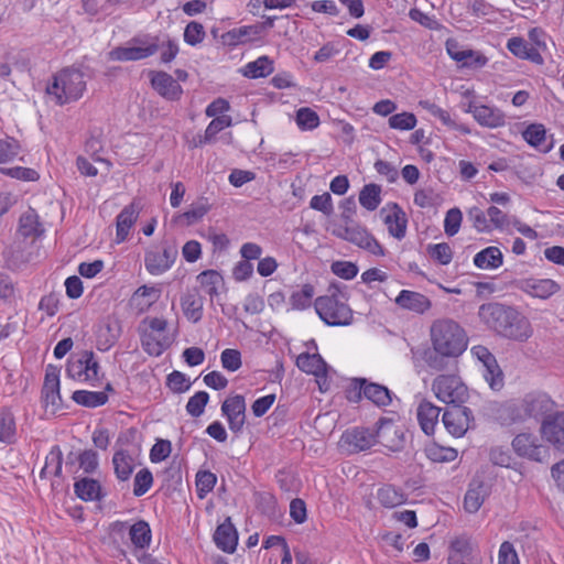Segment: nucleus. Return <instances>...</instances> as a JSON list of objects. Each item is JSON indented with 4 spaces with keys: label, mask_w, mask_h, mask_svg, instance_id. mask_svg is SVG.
Listing matches in <instances>:
<instances>
[{
    "label": "nucleus",
    "mask_w": 564,
    "mask_h": 564,
    "mask_svg": "<svg viewBox=\"0 0 564 564\" xmlns=\"http://www.w3.org/2000/svg\"><path fill=\"white\" fill-rule=\"evenodd\" d=\"M479 318L500 336L525 343L533 335L529 318L518 310L500 303H486L479 307Z\"/></svg>",
    "instance_id": "f257e3e1"
},
{
    "label": "nucleus",
    "mask_w": 564,
    "mask_h": 564,
    "mask_svg": "<svg viewBox=\"0 0 564 564\" xmlns=\"http://www.w3.org/2000/svg\"><path fill=\"white\" fill-rule=\"evenodd\" d=\"M430 341L435 354L443 358H457L468 347L465 329L451 318H438L432 323Z\"/></svg>",
    "instance_id": "f03ea898"
},
{
    "label": "nucleus",
    "mask_w": 564,
    "mask_h": 564,
    "mask_svg": "<svg viewBox=\"0 0 564 564\" xmlns=\"http://www.w3.org/2000/svg\"><path fill=\"white\" fill-rule=\"evenodd\" d=\"M87 90L86 75L76 67H64L58 70L46 87V93L57 106L76 102Z\"/></svg>",
    "instance_id": "7ed1b4c3"
},
{
    "label": "nucleus",
    "mask_w": 564,
    "mask_h": 564,
    "mask_svg": "<svg viewBox=\"0 0 564 564\" xmlns=\"http://www.w3.org/2000/svg\"><path fill=\"white\" fill-rule=\"evenodd\" d=\"M169 322L164 317L147 316L139 325L138 333L143 350L153 357L161 356L174 341L167 330Z\"/></svg>",
    "instance_id": "20e7f679"
},
{
    "label": "nucleus",
    "mask_w": 564,
    "mask_h": 564,
    "mask_svg": "<svg viewBox=\"0 0 564 564\" xmlns=\"http://www.w3.org/2000/svg\"><path fill=\"white\" fill-rule=\"evenodd\" d=\"M330 232L335 237L348 241L375 257L380 258L386 256L384 247L365 226H361L360 224L346 220L343 224L333 225Z\"/></svg>",
    "instance_id": "39448f33"
},
{
    "label": "nucleus",
    "mask_w": 564,
    "mask_h": 564,
    "mask_svg": "<svg viewBox=\"0 0 564 564\" xmlns=\"http://www.w3.org/2000/svg\"><path fill=\"white\" fill-rule=\"evenodd\" d=\"M65 373L78 383L96 387L101 378V368L91 350H83L67 359Z\"/></svg>",
    "instance_id": "423d86ee"
},
{
    "label": "nucleus",
    "mask_w": 564,
    "mask_h": 564,
    "mask_svg": "<svg viewBox=\"0 0 564 564\" xmlns=\"http://www.w3.org/2000/svg\"><path fill=\"white\" fill-rule=\"evenodd\" d=\"M314 307L319 318L327 325L344 326L352 321V311L340 292L318 296Z\"/></svg>",
    "instance_id": "0eeeda50"
},
{
    "label": "nucleus",
    "mask_w": 564,
    "mask_h": 564,
    "mask_svg": "<svg viewBox=\"0 0 564 564\" xmlns=\"http://www.w3.org/2000/svg\"><path fill=\"white\" fill-rule=\"evenodd\" d=\"M468 219L473 228L479 234H491L494 230H503L510 225L508 215L497 206H490L487 210L471 207L468 210Z\"/></svg>",
    "instance_id": "6e6552de"
},
{
    "label": "nucleus",
    "mask_w": 564,
    "mask_h": 564,
    "mask_svg": "<svg viewBox=\"0 0 564 564\" xmlns=\"http://www.w3.org/2000/svg\"><path fill=\"white\" fill-rule=\"evenodd\" d=\"M432 391L443 403L462 404L468 398L467 387L456 375H440L432 383Z\"/></svg>",
    "instance_id": "1a4fd4ad"
},
{
    "label": "nucleus",
    "mask_w": 564,
    "mask_h": 564,
    "mask_svg": "<svg viewBox=\"0 0 564 564\" xmlns=\"http://www.w3.org/2000/svg\"><path fill=\"white\" fill-rule=\"evenodd\" d=\"M176 257L177 249L174 246L166 243L155 246L145 252V270L151 275H161L173 267Z\"/></svg>",
    "instance_id": "9d476101"
},
{
    "label": "nucleus",
    "mask_w": 564,
    "mask_h": 564,
    "mask_svg": "<svg viewBox=\"0 0 564 564\" xmlns=\"http://www.w3.org/2000/svg\"><path fill=\"white\" fill-rule=\"evenodd\" d=\"M470 352L481 362L484 367L482 376L489 387L495 391H500L505 386V377L496 357L482 345L473 346Z\"/></svg>",
    "instance_id": "9b49d317"
},
{
    "label": "nucleus",
    "mask_w": 564,
    "mask_h": 564,
    "mask_svg": "<svg viewBox=\"0 0 564 564\" xmlns=\"http://www.w3.org/2000/svg\"><path fill=\"white\" fill-rule=\"evenodd\" d=\"M489 416L501 426H511L525 421V411L520 399H512L492 402L489 406Z\"/></svg>",
    "instance_id": "f8f14e48"
},
{
    "label": "nucleus",
    "mask_w": 564,
    "mask_h": 564,
    "mask_svg": "<svg viewBox=\"0 0 564 564\" xmlns=\"http://www.w3.org/2000/svg\"><path fill=\"white\" fill-rule=\"evenodd\" d=\"M465 112L470 113L474 120L485 128L498 129L506 124V115L501 109L478 104L474 99L467 102Z\"/></svg>",
    "instance_id": "ddd939ff"
},
{
    "label": "nucleus",
    "mask_w": 564,
    "mask_h": 564,
    "mask_svg": "<svg viewBox=\"0 0 564 564\" xmlns=\"http://www.w3.org/2000/svg\"><path fill=\"white\" fill-rule=\"evenodd\" d=\"M375 444V433L365 427H354L345 431L338 443L340 449L348 454L368 451Z\"/></svg>",
    "instance_id": "4468645a"
},
{
    "label": "nucleus",
    "mask_w": 564,
    "mask_h": 564,
    "mask_svg": "<svg viewBox=\"0 0 564 564\" xmlns=\"http://www.w3.org/2000/svg\"><path fill=\"white\" fill-rule=\"evenodd\" d=\"M354 388L358 390L354 401L360 399L361 393L378 408H387L392 403V392L382 384L370 382L365 378H356L352 381ZM349 400L352 398L348 397Z\"/></svg>",
    "instance_id": "2eb2a0df"
},
{
    "label": "nucleus",
    "mask_w": 564,
    "mask_h": 564,
    "mask_svg": "<svg viewBox=\"0 0 564 564\" xmlns=\"http://www.w3.org/2000/svg\"><path fill=\"white\" fill-rule=\"evenodd\" d=\"M473 419L471 410L460 404L448 408L442 416L446 431L454 437L464 436Z\"/></svg>",
    "instance_id": "dca6fc26"
},
{
    "label": "nucleus",
    "mask_w": 564,
    "mask_h": 564,
    "mask_svg": "<svg viewBox=\"0 0 564 564\" xmlns=\"http://www.w3.org/2000/svg\"><path fill=\"white\" fill-rule=\"evenodd\" d=\"M41 399L44 406L51 408L52 412H56L62 406L59 369L56 366L48 365L45 369Z\"/></svg>",
    "instance_id": "f3484780"
},
{
    "label": "nucleus",
    "mask_w": 564,
    "mask_h": 564,
    "mask_svg": "<svg viewBox=\"0 0 564 564\" xmlns=\"http://www.w3.org/2000/svg\"><path fill=\"white\" fill-rule=\"evenodd\" d=\"M221 414L226 417L229 430L238 434L246 423V400L241 394L227 397L221 403Z\"/></svg>",
    "instance_id": "a211bd4d"
},
{
    "label": "nucleus",
    "mask_w": 564,
    "mask_h": 564,
    "mask_svg": "<svg viewBox=\"0 0 564 564\" xmlns=\"http://www.w3.org/2000/svg\"><path fill=\"white\" fill-rule=\"evenodd\" d=\"M133 46H118L109 52L111 61L131 62L141 61L153 56L158 52V45L150 44L148 41L133 39Z\"/></svg>",
    "instance_id": "6ab92c4d"
},
{
    "label": "nucleus",
    "mask_w": 564,
    "mask_h": 564,
    "mask_svg": "<svg viewBox=\"0 0 564 564\" xmlns=\"http://www.w3.org/2000/svg\"><path fill=\"white\" fill-rule=\"evenodd\" d=\"M376 443L379 442L390 451H399L404 442V434L392 417H381L377 422Z\"/></svg>",
    "instance_id": "aec40b11"
},
{
    "label": "nucleus",
    "mask_w": 564,
    "mask_h": 564,
    "mask_svg": "<svg viewBox=\"0 0 564 564\" xmlns=\"http://www.w3.org/2000/svg\"><path fill=\"white\" fill-rule=\"evenodd\" d=\"M152 88L164 99L176 101L183 95V88L178 82L166 72L152 70L150 73Z\"/></svg>",
    "instance_id": "412c9836"
},
{
    "label": "nucleus",
    "mask_w": 564,
    "mask_h": 564,
    "mask_svg": "<svg viewBox=\"0 0 564 564\" xmlns=\"http://www.w3.org/2000/svg\"><path fill=\"white\" fill-rule=\"evenodd\" d=\"M383 223L390 236L402 240L406 235L408 217L405 212L397 203L387 204L382 208Z\"/></svg>",
    "instance_id": "4be33fe9"
},
{
    "label": "nucleus",
    "mask_w": 564,
    "mask_h": 564,
    "mask_svg": "<svg viewBox=\"0 0 564 564\" xmlns=\"http://www.w3.org/2000/svg\"><path fill=\"white\" fill-rule=\"evenodd\" d=\"M512 448L522 458L542 462L546 449L538 437L530 433H520L512 440Z\"/></svg>",
    "instance_id": "5701e85b"
},
{
    "label": "nucleus",
    "mask_w": 564,
    "mask_h": 564,
    "mask_svg": "<svg viewBox=\"0 0 564 564\" xmlns=\"http://www.w3.org/2000/svg\"><path fill=\"white\" fill-rule=\"evenodd\" d=\"M221 42L230 47L249 43L258 45L263 44V41L260 37V26H256L254 24L234 28L223 33Z\"/></svg>",
    "instance_id": "b1692460"
},
{
    "label": "nucleus",
    "mask_w": 564,
    "mask_h": 564,
    "mask_svg": "<svg viewBox=\"0 0 564 564\" xmlns=\"http://www.w3.org/2000/svg\"><path fill=\"white\" fill-rule=\"evenodd\" d=\"M180 306L184 317L197 324L204 316V299L197 288L187 289L180 297Z\"/></svg>",
    "instance_id": "393cba45"
},
{
    "label": "nucleus",
    "mask_w": 564,
    "mask_h": 564,
    "mask_svg": "<svg viewBox=\"0 0 564 564\" xmlns=\"http://www.w3.org/2000/svg\"><path fill=\"white\" fill-rule=\"evenodd\" d=\"M542 437L564 452V412L546 416L541 425Z\"/></svg>",
    "instance_id": "a878e982"
},
{
    "label": "nucleus",
    "mask_w": 564,
    "mask_h": 564,
    "mask_svg": "<svg viewBox=\"0 0 564 564\" xmlns=\"http://www.w3.org/2000/svg\"><path fill=\"white\" fill-rule=\"evenodd\" d=\"M520 400L525 411V420L543 416L551 412L555 405L554 401L544 392H531Z\"/></svg>",
    "instance_id": "bb28decb"
},
{
    "label": "nucleus",
    "mask_w": 564,
    "mask_h": 564,
    "mask_svg": "<svg viewBox=\"0 0 564 564\" xmlns=\"http://www.w3.org/2000/svg\"><path fill=\"white\" fill-rule=\"evenodd\" d=\"M521 290L531 297L547 300L560 292L561 285L552 279L528 278L521 281Z\"/></svg>",
    "instance_id": "cd10ccee"
},
{
    "label": "nucleus",
    "mask_w": 564,
    "mask_h": 564,
    "mask_svg": "<svg viewBox=\"0 0 564 564\" xmlns=\"http://www.w3.org/2000/svg\"><path fill=\"white\" fill-rule=\"evenodd\" d=\"M115 389L110 382H107L101 391L90 390H76L72 393V400L84 408L95 409L108 403L109 394L113 393Z\"/></svg>",
    "instance_id": "c85d7f7f"
},
{
    "label": "nucleus",
    "mask_w": 564,
    "mask_h": 564,
    "mask_svg": "<svg viewBox=\"0 0 564 564\" xmlns=\"http://www.w3.org/2000/svg\"><path fill=\"white\" fill-rule=\"evenodd\" d=\"M140 214V207L135 203H131L118 214L116 218V243L124 242L133 226L135 225Z\"/></svg>",
    "instance_id": "c756f323"
},
{
    "label": "nucleus",
    "mask_w": 564,
    "mask_h": 564,
    "mask_svg": "<svg viewBox=\"0 0 564 564\" xmlns=\"http://www.w3.org/2000/svg\"><path fill=\"white\" fill-rule=\"evenodd\" d=\"M441 408L429 400H423L416 409V419L421 430L426 435H433L438 425Z\"/></svg>",
    "instance_id": "7c9ffc66"
},
{
    "label": "nucleus",
    "mask_w": 564,
    "mask_h": 564,
    "mask_svg": "<svg viewBox=\"0 0 564 564\" xmlns=\"http://www.w3.org/2000/svg\"><path fill=\"white\" fill-rule=\"evenodd\" d=\"M394 302L399 307L419 314L427 312L432 306V303L427 296L410 290L400 291Z\"/></svg>",
    "instance_id": "2f4dec72"
},
{
    "label": "nucleus",
    "mask_w": 564,
    "mask_h": 564,
    "mask_svg": "<svg viewBox=\"0 0 564 564\" xmlns=\"http://www.w3.org/2000/svg\"><path fill=\"white\" fill-rule=\"evenodd\" d=\"M507 48L520 59L530 61L536 65H542L544 62L541 52L521 36L510 37L507 42Z\"/></svg>",
    "instance_id": "473e14b6"
},
{
    "label": "nucleus",
    "mask_w": 564,
    "mask_h": 564,
    "mask_svg": "<svg viewBox=\"0 0 564 564\" xmlns=\"http://www.w3.org/2000/svg\"><path fill=\"white\" fill-rule=\"evenodd\" d=\"M162 290L156 285H141L131 296V304L140 313L149 311L161 297Z\"/></svg>",
    "instance_id": "72a5a7b5"
},
{
    "label": "nucleus",
    "mask_w": 564,
    "mask_h": 564,
    "mask_svg": "<svg viewBox=\"0 0 564 564\" xmlns=\"http://www.w3.org/2000/svg\"><path fill=\"white\" fill-rule=\"evenodd\" d=\"M214 541L218 549L226 553H234L238 544V533L230 519L219 524L214 534Z\"/></svg>",
    "instance_id": "f704fd0d"
},
{
    "label": "nucleus",
    "mask_w": 564,
    "mask_h": 564,
    "mask_svg": "<svg viewBox=\"0 0 564 564\" xmlns=\"http://www.w3.org/2000/svg\"><path fill=\"white\" fill-rule=\"evenodd\" d=\"M232 124L230 116H221L214 118L207 126L204 135H198L192 141H188V148L195 149L200 148L206 143H210L215 140L216 135L224 129Z\"/></svg>",
    "instance_id": "c9c22d12"
},
{
    "label": "nucleus",
    "mask_w": 564,
    "mask_h": 564,
    "mask_svg": "<svg viewBox=\"0 0 564 564\" xmlns=\"http://www.w3.org/2000/svg\"><path fill=\"white\" fill-rule=\"evenodd\" d=\"M112 465L116 477L120 481H126L131 477L137 464L129 451L118 449L112 456Z\"/></svg>",
    "instance_id": "e433bc0d"
},
{
    "label": "nucleus",
    "mask_w": 564,
    "mask_h": 564,
    "mask_svg": "<svg viewBox=\"0 0 564 564\" xmlns=\"http://www.w3.org/2000/svg\"><path fill=\"white\" fill-rule=\"evenodd\" d=\"M376 499L381 507L393 509L405 503L406 495L402 489L386 484L378 488Z\"/></svg>",
    "instance_id": "4c0bfd02"
},
{
    "label": "nucleus",
    "mask_w": 564,
    "mask_h": 564,
    "mask_svg": "<svg viewBox=\"0 0 564 564\" xmlns=\"http://www.w3.org/2000/svg\"><path fill=\"white\" fill-rule=\"evenodd\" d=\"M274 70L273 61L267 56H259L257 59L248 62L241 69L242 76L257 79L270 76Z\"/></svg>",
    "instance_id": "58836bf2"
},
{
    "label": "nucleus",
    "mask_w": 564,
    "mask_h": 564,
    "mask_svg": "<svg viewBox=\"0 0 564 564\" xmlns=\"http://www.w3.org/2000/svg\"><path fill=\"white\" fill-rule=\"evenodd\" d=\"M502 263L503 254L501 250L495 246L480 250L474 257L475 267L481 270H495L500 268Z\"/></svg>",
    "instance_id": "ea45409f"
},
{
    "label": "nucleus",
    "mask_w": 564,
    "mask_h": 564,
    "mask_svg": "<svg viewBox=\"0 0 564 564\" xmlns=\"http://www.w3.org/2000/svg\"><path fill=\"white\" fill-rule=\"evenodd\" d=\"M150 44L158 45V51L160 52V62L162 64L172 63L180 53L178 41L167 34L163 35L162 37H152Z\"/></svg>",
    "instance_id": "a19ab883"
},
{
    "label": "nucleus",
    "mask_w": 564,
    "mask_h": 564,
    "mask_svg": "<svg viewBox=\"0 0 564 564\" xmlns=\"http://www.w3.org/2000/svg\"><path fill=\"white\" fill-rule=\"evenodd\" d=\"M197 282L204 292L213 300L219 295L225 281L223 275L215 270H206L197 275Z\"/></svg>",
    "instance_id": "79ce46f5"
},
{
    "label": "nucleus",
    "mask_w": 564,
    "mask_h": 564,
    "mask_svg": "<svg viewBox=\"0 0 564 564\" xmlns=\"http://www.w3.org/2000/svg\"><path fill=\"white\" fill-rule=\"evenodd\" d=\"M76 496L84 501H96L104 497L101 486L98 480L91 478H82L74 484Z\"/></svg>",
    "instance_id": "37998d69"
},
{
    "label": "nucleus",
    "mask_w": 564,
    "mask_h": 564,
    "mask_svg": "<svg viewBox=\"0 0 564 564\" xmlns=\"http://www.w3.org/2000/svg\"><path fill=\"white\" fill-rule=\"evenodd\" d=\"M477 551V543L467 535L456 536L451 541L448 557L471 560Z\"/></svg>",
    "instance_id": "c03bdc74"
},
{
    "label": "nucleus",
    "mask_w": 564,
    "mask_h": 564,
    "mask_svg": "<svg viewBox=\"0 0 564 564\" xmlns=\"http://www.w3.org/2000/svg\"><path fill=\"white\" fill-rule=\"evenodd\" d=\"M129 536L137 549L143 550L149 547L152 540V531L149 523L144 520L137 521L130 527Z\"/></svg>",
    "instance_id": "a18cd8bd"
},
{
    "label": "nucleus",
    "mask_w": 564,
    "mask_h": 564,
    "mask_svg": "<svg viewBox=\"0 0 564 564\" xmlns=\"http://www.w3.org/2000/svg\"><path fill=\"white\" fill-rule=\"evenodd\" d=\"M381 186L375 183L366 184L359 192V204L368 212L376 210L381 204Z\"/></svg>",
    "instance_id": "49530a36"
},
{
    "label": "nucleus",
    "mask_w": 564,
    "mask_h": 564,
    "mask_svg": "<svg viewBox=\"0 0 564 564\" xmlns=\"http://www.w3.org/2000/svg\"><path fill=\"white\" fill-rule=\"evenodd\" d=\"M17 425L11 410L2 409L0 411V442L13 444L15 442Z\"/></svg>",
    "instance_id": "de8ad7c7"
},
{
    "label": "nucleus",
    "mask_w": 564,
    "mask_h": 564,
    "mask_svg": "<svg viewBox=\"0 0 564 564\" xmlns=\"http://www.w3.org/2000/svg\"><path fill=\"white\" fill-rule=\"evenodd\" d=\"M425 455L434 463H451L457 458L458 452L454 447L432 443L425 447Z\"/></svg>",
    "instance_id": "09e8293b"
},
{
    "label": "nucleus",
    "mask_w": 564,
    "mask_h": 564,
    "mask_svg": "<svg viewBox=\"0 0 564 564\" xmlns=\"http://www.w3.org/2000/svg\"><path fill=\"white\" fill-rule=\"evenodd\" d=\"M295 365L301 371L313 376L327 364L318 354L302 352L296 357Z\"/></svg>",
    "instance_id": "8fccbe9b"
},
{
    "label": "nucleus",
    "mask_w": 564,
    "mask_h": 564,
    "mask_svg": "<svg viewBox=\"0 0 564 564\" xmlns=\"http://www.w3.org/2000/svg\"><path fill=\"white\" fill-rule=\"evenodd\" d=\"M315 294L312 284H304L299 291H295L290 296V304L293 310L303 311L311 306Z\"/></svg>",
    "instance_id": "3c124183"
},
{
    "label": "nucleus",
    "mask_w": 564,
    "mask_h": 564,
    "mask_svg": "<svg viewBox=\"0 0 564 564\" xmlns=\"http://www.w3.org/2000/svg\"><path fill=\"white\" fill-rule=\"evenodd\" d=\"M295 122L301 131H312L319 126L321 120L315 110L302 107L296 110Z\"/></svg>",
    "instance_id": "603ef678"
},
{
    "label": "nucleus",
    "mask_w": 564,
    "mask_h": 564,
    "mask_svg": "<svg viewBox=\"0 0 564 564\" xmlns=\"http://www.w3.org/2000/svg\"><path fill=\"white\" fill-rule=\"evenodd\" d=\"M426 251L430 258L441 265L449 264L454 257V251L447 242L429 245Z\"/></svg>",
    "instance_id": "864d4df0"
},
{
    "label": "nucleus",
    "mask_w": 564,
    "mask_h": 564,
    "mask_svg": "<svg viewBox=\"0 0 564 564\" xmlns=\"http://www.w3.org/2000/svg\"><path fill=\"white\" fill-rule=\"evenodd\" d=\"M217 482V476L209 470H199L196 474L195 485L196 494L199 499H204L213 491Z\"/></svg>",
    "instance_id": "5fc2aeb1"
},
{
    "label": "nucleus",
    "mask_w": 564,
    "mask_h": 564,
    "mask_svg": "<svg viewBox=\"0 0 564 564\" xmlns=\"http://www.w3.org/2000/svg\"><path fill=\"white\" fill-rule=\"evenodd\" d=\"M522 138L529 145L538 149L542 147L546 140V129L542 123H530L522 131Z\"/></svg>",
    "instance_id": "6e6d98bb"
},
{
    "label": "nucleus",
    "mask_w": 564,
    "mask_h": 564,
    "mask_svg": "<svg viewBox=\"0 0 564 564\" xmlns=\"http://www.w3.org/2000/svg\"><path fill=\"white\" fill-rule=\"evenodd\" d=\"M389 127L394 130L409 131L413 130L417 124V119L414 113L403 111L392 115L388 120Z\"/></svg>",
    "instance_id": "4d7b16f0"
},
{
    "label": "nucleus",
    "mask_w": 564,
    "mask_h": 564,
    "mask_svg": "<svg viewBox=\"0 0 564 564\" xmlns=\"http://www.w3.org/2000/svg\"><path fill=\"white\" fill-rule=\"evenodd\" d=\"M19 232L25 238L40 235V223L34 212L25 213L20 217Z\"/></svg>",
    "instance_id": "13d9d810"
},
{
    "label": "nucleus",
    "mask_w": 564,
    "mask_h": 564,
    "mask_svg": "<svg viewBox=\"0 0 564 564\" xmlns=\"http://www.w3.org/2000/svg\"><path fill=\"white\" fill-rule=\"evenodd\" d=\"M209 401V394L206 391H197L186 403V412L192 417H199Z\"/></svg>",
    "instance_id": "bf43d9fd"
},
{
    "label": "nucleus",
    "mask_w": 564,
    "mask_h": 564,
    "mask_svg": "<svg viewBox=\"0 0 564 564\" xmlns=\"http://www.w3.org/2000/svg\"><path fill=\"white\" fill-rule=\"evenodd\" d=\"M220 364L229 372L238 371L242 366L241 352L235 348L224 349L220 354Z\"/></svg>",
    "instance_id": "052dcab7"
},
{
    "label": "nucleus",
    "mask_w": 564,
    "mask_h": 564,
    "mask_svg": "<svg viewBox=\"0 0 564 564\" xmlns=\"http://www.w3.org/2000/svg\"><path fill=\"white\" fill-rule=\"evenodd\" d=\"M484 501L485 496L481 486L469 488L464 497V509L468 513H476L481 508Z\"/></svg>",
    "instance_id": "680f3d73"
},
{
    "label": "nucleus",
    "mask_w": 564,
    "mask_h": 564,
    "mask_svg": "<svg viewBox=\"0 0 564 564\" xmlns=\"http://www.w3.org/2000/svg\"><path fill=\"white\" fill-rule=\"evenodd\" d=\"M206 36L205 29L202 23L191 21L184 29V42L191 46L200 44Z\"/></svg>",
    "instance_id": "e2e57ef3"
},
{
    "label": "nucleus",
    "mask_w": 564,
    "mask_h": 564,
    "mask_svg": "<svg viewBox=\"0 0 564 564\" xmlns=\"http://www.w3.org/2000/svg\"><path fill=\"white\" fill-rule=\"evenodd\" d=\"M153 485V475L148 468L139 470L133 480V495L141 497L145 495Z\"/></svg>",
    "instance_id": "0e129e2a"
},
{
    "label": "nucleus",
    "mask_w": 564,
    "mask_h": 564,
    "mask_svg": "<svg viewBox=\"0 0 564 564\" xmlns=\"http://www.w3.org/2000/svg\"><path fill=\"white\" fill-rule=\"evenodd\" d=\"M166 386L174 393H184L189 390L192 383L183 372L174 370L167 375Z\"/></svg>",
    "instance_id": "69168bd1"
},
{
    "label": "nucleus",
    "mask_w": 564,
    "mask_h": 564,
    "mask_svg": "<svg viewBox=\"0 0 564 564\" xmlns=\"http://www.w3.org/2000/svg\"><path fill=\"white\" fill-rule=\"evenodd\" d=\"M463 214L459 208L454 207L447 210L444 219V232L448 237L455 236L462 226Z\"/></svg>",
    "instance_id": "338daca9"
},
{
    "label": "nucleus",
    "mask_w": 564,
    "mask_h": 564,
    "mask_svg": "<svg viewBox=\"0 0 564 564\" xmlns=\"http://www.w3.org/2000/svg\"><path fill=\"white\" fill-rule=\"evenodd\" d=\"M498 564H520L519 554L514 545L509 541H503L498 551Z\"/></svg>",
    "instance_id": "774afa93"
}]
</instances>
